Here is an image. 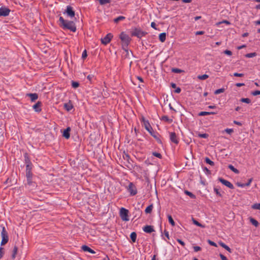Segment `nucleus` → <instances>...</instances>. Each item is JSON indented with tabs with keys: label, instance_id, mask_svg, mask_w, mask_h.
Instances as JSON below:
<instances>
[{
	"label": "nucleus",
	"instance_id": "bb28decb",
	"mask_svg": "<svg viewBox=\"0 0 260 260\" xmlns=\"http://www.w3.org/2000/svg\"><path fill=\"white\" fill-rule=\"evenodd\" d=\"M24 157H25V163L26 165L32 164L31 162L30 161L29 157H28L27 154H25Z\"/></svg>",
	"mask_w": 260,
	"mask_h": 260
},
{
	"label": "nucleus",
	"instance_id": "7c9ffc66",
	"mask_svg": "<svg viewBox=\"0 0 260 260\" xmlns=\"http://www.w3.org/2000/svg\"><path fill=\"white\" fill-rule=\"evenodd\" d=\"M205 160L207 164H208L211 166H214V162L211 160L208 157H206Z\"/></svg>",
	"mask_w": 260,
	"mask_h": 260
},
{
	"label": "nucleus",
	"instance_id": "20e7f679",
	"mask_svg": "<svg viewBox=\"0 0 260 260\" xmlns=\"http://www.w3.org/2000/svg\"><path fill=\"white\" fill-rule=\"evenodd\" d=\"M128 210L124 208H121L120 210V216L123 221H127L129 220L128 215Z\"/></svg>",
	"mask_w": 260,
	"mask_h": 260
},
{
	"label": "nucleus",
	"instance_id": "58836bf2",
	"mask_svg": "<svg viewBox=\"0 0 260 260\" xmlns=\"http://www.w3.org/2000/svg\"><path fill=\"white\" fill-rule=\"evenodd\" d=\"M252 208L253 209L260 210V203L254 204L252 206Z\"/></svg>",
	"mask_w": 260,
	"mask_h": 260
},
{
	"label": "nucleus",
	"instance_id": "338daca9",
	"mask_svg": "<svg viewBox=\"0 0 260 260\" xmlns=\"http://www.w3.org/2000/svg\"><path fill=\"white\" fill-rule=\"evenodd\" d=\"M221 23H225L227 25L230 24V22L228 20H223L221 22Z\"/></svg>",
	"mask_w": 260,
	"mask_h": 260
},
{
	"label": "nucleus",
	"instance_id": "de8ad7c7",
	"mask_svg": "<svg viewBox=\"0 0 260 260\" xmlns=\"http://www.w3.org/2000/svg\"><path fill=\"white\" fill-rule=\"evenodd\" d=\"M153 208L152 205H149L147 206V213L151 212Z\"/></svg>",
	"mask_w": 260,
	"mask_h": 260
},
{
	"label": "nucleus",
	"instance_id": "473e14b6",
	"mask_svg": "<svg viewBox=\"0 0 260 260\" xmlns=\"http://www.w3.org/2000/svg\"><path fill=\"white\" fill-rule=\"evenodd\" d=\"M185 193L186 195L189 196L192 199H194L195 197H196L195 196L193 193H192L191 192H190L189 191L185 190Z\"/></svg>",
	"mask_w": 260,
	"mask_h": 260
},
{
	"label": "nucleus",
	"instance_id": "2eb2a0df",
	"mask_svg": "<svg viewBox=\"0 0 260 260\" xmlns=\"http://www.w3.org/2000/svg\"><path fill=\"white\" fill-rule=\"evenodd\" d=\"M26 96L30 98L31 102H35L38 98V95L37 93H27Z\"/></svg>",
	"mask_w": 260,
	"mask_h": 260
},
{
	"label": "nucleus",
	"instance_id": "6ab92c4d",
	"mask_svg": "<svg viewBox=\"0 0 260 260\" xmlns=\"http://www.w3.org/2000/svg\"><path fill=\"white\" fill-rule=\"evenodd\" d=\"M216 113H217V112H215L202 111L199 113V116H205V115L216 114Z\"/></svg>",
	"mask_w": 260,
	"mask_h": 260
},
{
	"label": "nucleus",
	"instance_id": "4468645a",
	"mask_svg": "<svg viewBox=\"0 0 260 260\" xmlns=\"http://www.w3.org/2000/svg\"><path fill=\"white\" fill-rule=\"evenodd\" d=\"M42 103L41 102H38L36 104L33 106V109L36 112H40L41 111Z\"/></svg>",
	"mask_w": 260,
	"mask_h": 260
},
{
	"label": "nucleus",
	"instance_id": "864d4df0",
	"mask_svg": "<svg viewBox=\"0 0 260 260\" xmlns=\"http://www.w3.org/2000/svg\"><path fill=\"white\" fill-rule=\"evenodd\" d=\"M3 249V248L0 247V259L3 257L4 254Z\"/></svg>",
	"mask_w": 260,
	"mask_h": 260
},
{
	"label": "nucleus",
	"instance_id": "c03bdc74",
	"mask_svg": "<svg viewBox=\"0 0 260 260\" xmlns=\"http://www.w3.org/2000/svg\"><path fill=\"white\" fill-rule=\"evenodd\" d=\"M87 56V52H86V50H85L83 51V52H82V58L84 59Z\"/></svg>",
	"mask_w": 260,
	"mask_h": 260
},
{
	"label": "nucleus",
	"instance_id": "aec40b11",
	"mask_svg": "<svg viewBox=\"0 0 260 260\" xmlns=\"http://www.w3.org/2000/svg\"><path fill=\"white\" fill-rule=\"evenodd\" d=\"M219 244L222 247H223V248H224L225 249H226L228 251H229L230 253H231L232 252V250L228 246L226 245L225 244H224V243L222 242H219Z\"/></svg>",
	"mask_w": 260,
	"mask_h": 260
},
{
	"label": "nucleus",
	"instance_id": "a211bd4d",
	"mask_svg": "<svg viewBox=\"0 0 260 260\" xmlns=\"http://www.w3.org/2000/svg\"><path fill=\"white\" fill-rule=\"evenodd\" d=\"M26 177L28 183L31 182V179L32 177V174L31 171H26Z\"/></svg>",
	"mask_w": 260,
	"mask_h": 260
},
{
	"label": "nucleus",
	"instance_id": "72a5a7b5",
	"mask_svg": "<svg viewBox=\"0 0 260 260\" xmlns=\"http://www.w3.org/2000/svg\"><path fill=\"white\" fill-rule=\"evenodd\" d=\"M198 136L200 138L206 139L208 137L209 135L207 134H198Z\"/></svg>",
	"mask_w": 260,
	"mask_h": 260
},
{
	"label": "nucleus",
	"instance_id": "c9c22d12",
	"mask_svg": "<svg viewBox=\"0 0 260 260\" xmlns=\"http://www.w3.org/2000/svg\"><path fill=\"white\" fill-rule=\"evenodd\" d=\"M225 89L224 88H220L214 91V93L215 94H218L219 93H222L224 91Z\"/></svg>",
	"mask_w": 260,
	"mask_h": 260
},
{
	"label": "nucleus",
	"instance_id": "c85d7f7f",
	"mask_svg": "<svg viewBox=\"0 0 260 260\" xmlns=\"http://www.w3.org/2000/svg\"><path fill=\"white\" fill-rule=\"evenodd\" d=\"M256 56L255 52L247 53L245 55V57L247 58H252Z\"/></svg>",
	"mask_w": 260,
	"mask_h": 260
},
{
	"label": "nucleus",
	"instance_id": "f3484780",
	"mask_svg": "<svg viewBox=\"0 0 260 260\" xmlns=\"http://www.w3.org/2000/svg\"><path fill=\"white\" fill-rule=\"evenodd\" d=\"M81 248L84 251H87L92 254H94L95 253L93 250L86 245H83Z\"/></svg>",
	"mask_w": 260,
	"mask_h": 260
},
{
	"label": "nucleus",
	"instance_id": "603ef678",
	"mask_svg": "<svg viewBox=\"0 0 260 260\" xmlns=\"http://www.w3.org/2000/svg\"><path fill=\"white\" fill-rule=\"evenodd\" d=\"M252 94L254 96H256L260 94V90H255L252 92Z\"/></svg>",
	"mask_w": 260,
	"mask_h": 260
},
{
	"label": "nucleus",
	"instance_id": "2f4dec72",
	"mask_svg": "<svg viewBox=\"0 0 260 260\" xmlns=\"http://www.w3.org/2000/svg\"><path fill=\"white\" fill-rule=\"evenodd\" d=\"M162 120L168 122L169 123H171L172 121V120L170 119L167 116H164L162 117Z\"/></svg>",
	"mask_w": 260,
	"mask_h": 260
},
{
	"label": "nucleus",
	"instance_id": "6e6d98bb",
	"mask_svg": "<svg viewBox=\"0 0 260 260\" xmlns=\"http://www.w3.org/2000/svg\"><path fill=\"white\" fill-rule=\"evenodd\" d=\"M236 185L240 187H244L245 186V184L244 183H241L240 182H237Z\"/></svg>",
	"mask_w": 260,
	"mask_h": 260
},
{
	"label": "nucleus",
	"instance_id": "a878e982",
	"mask_svg": "<svg viewBox=\"0 0 260 260\" xmlns=\"http://www.w3.org/2000/svg\"><path fill=\"white\" fill-rule=\"evenodd\" d=\"M17 251L18 248L17 247V246H15L13 250V253L12 255V258L14 259L15 258L16 255L17 253Z\"/></svg>",
	"mask_w": 260,
	"mask_h": 260
},
{
	"label": "nucleus",
	"instance_id": "a19ab883",
	"mask_svg": "<svg viewBox=\"0 0 260 260\" xmlns=\"http://www.w3.org/2000/svg\"><path fill=\"white\" fill-rule=\"evenodd\" d=\"M241 101L243 103H245L247 104H249L251 102L250 100L248 98H242L241 99Z\"/></svg>",
	"mask_w": 260,
	"mask_h": 260
},
{
	"label": "nucleus",
	"instance_id": "680f3d73",
	"mask_svg": "<svg viewBox=\"0 0 260 260\" xmlns=\"http://www.w3.org/2000/svg\"><path fill=\"white\" fill-rule=\"evenodd\" d=\"M205 33L204 31H198L196 32V35H202Z\"/></svg>",
	"mask_w": 260,
	"mask_h": 260
},
{
	"label": "nucleus",
	"instance_id": "412c9836",
	"mask_svg": "<svg viewBox=\"0 0 260 260\" xmlns=\"http://www.w3.org/2000/svg\"><path fill=\"white\" fill-rule=\"evenodd\" d=\"M166 39V34L165 32H162L159 34V39L160 42H164Z\"/></svg>",
	"mask_w": 260,
	"mask_h": 260
},
{
	"label": "nucleus",
	"instance_id": "4c0bfd02",
	"mask_svg": "<svg viewBox=\"0 0 260 260\" xmlns=\"http://www.w3.org/2000/svg\"><path fill=\"white\" fill-rule=\"evenodd\" d=\"M168 217L169 222L172 225L174 226L175 222L174 221L172 216L171 215H168Z\"/></svg>",
	"mask_w": 260,
	"mask_h": 260
},
{
	"label": "nucleus",
	"instance_id": "ea45409f",
	"mask_svg": "<svg viewBox=\"0 0 260 260\" xmlns=\"http://www.w3.org/2000/svg\"><path fill=\"white\" fill-rule=\"evenodd\" d=\"M99 1L100 4L102 5L107 4L110 2V0H99Z\"/></svg>",
	"mask_w": 260,
	"mask_h": 260
},
{
	"label": "nucleus",
	"instance_id": "b1692460",
	"mask_svg": "<svg viewBox=\"0 0 260 260\" xmlns=\"http://www.w3.org/2000/svg\"><path fill=\"white\" fill-rule=\"evenodd\" d=\"M130 237L133 242H135L137 238V234L135 232H132L131 234Z\"/></svg>",
	"mask_w": 260,
	"mask_h": 260
},
{
	"label": "nucleus",
	"instance_id": "09e8293b",
	"mask_svg": "<svg viewBox=\"0 0 260 260\" xmlns=\"http://www.w3.org/2000/svg\"><path fill=\"white\" fill-rule=\"evenodd\" d=\"M152 154H153V155H154L158 158H160L161 157V154L158 152H153Z\"/></svg>",
	"mask_w": 260,
	"mask_h": 260
},
{
	"label": "nucleus",
	"instance_id": "774afa93",
	"mask_svg": "<svg viewBox=\"0 0 260 260\" xmlns=\"http://www.w3.org/2000/svg\"><path fill=\"white\" fill-rule=\"evenodd\" d=\"M165 235L168 239H169V234L168 232L165 231Z\"/></svg>",
	"mask_w": 260,
	"mask_h": 260
},
{
	"label": "nucleus",
	"instance_id": "9d476101",
	"mask_svg": "<svg viewBox=\"0 0 260 260\" xmlns=\"http://www.w3.org/2000/svg\"><path fill=\"white\" fill-rule=\"evenodd\" d=\"M219 180L223 185H224L225 186L228 187L229 188H230L231 189H233L234 188L233 185L230 182H229V181L226 180H225L224 179H222V178H219Z\"/></svg>",
	"mask_w": 260,
	"mask_h": 260
},
{
	"label": "nucleus",
	"instance_id": "13d9d810",
	"mask_svg": "<svg viewBox=\"0 0 260 260\" xmlns=\"http://www.w3.org/2000/svg\"><path fill=\"white\" fill-rule=\"evenodd\" d=\"M252 181V178H250L248 180V182H247L246 183H245V186H248L250 185L251 182Z\"/></svg>",
	"mask_w": 260,
	"mask_h": 260
},
{
	"label": "nucleus",
	"instance_id": "8fccbe9b",
	"mask_svg": "<svg viewBox=\"0 0 260 260\" xmlns=\"http://www.w3.org/2000/svg\"><path fill=\"white\" fill-rule=\"evenodd\" d=\"M214 191L217 195H218L219 196H221V194H220V191L218 188H214Z\"/></svg>",
	"mask_w": 260,
	"mask_h": 260
},
{
	"label": "nucleus",
	"instance_id": "5fc2aeb1",
	"mask_svg": "<svg viewBox=\"0 0 260 260\" xmlns=\"http://www.w3.org/2000/svg\"><path fill=\"white\" fill-rule=\"evenodd\" d=\"M193 249L195 252H198L201 249V248L200 246H196L193 247Z\"/></svg>",
	"mask_w": 260,
	"mask_h": 260
},
{
	"label": "nucleus",
	"instance_id": "f03ea898",
	"mask_svg": "<svg viewBox=\"0 0 260 260\" xmlns=\"http://www.w3.org/2000/svg\"><path fill=\"white\" fill-rule=\"evenodd\" d=\"M120 38L122 42L123 49H124L126 52H127L126 48L130 42V38L125 32H122L120 35Z\"/></svg>",
	"mask_w": 260,
	"mask_h": 260
},
{
	"label": "nucleus",
	"instance_id": "cd10ccee",
	"mask_svg": "<svg viewBox=\"0 0 260 260\" xmlns=\"http://www.w3.org/2000/svg\"><path fill=\"white\" fill-rule=\"evenodd\" d=\"M208 77H209V76L207 74H204L203 75H199L198 76V78L199 79L202 80H205V79H207Z\"/></svg>",
	"mask_w": 260,
	"mask_h": 260
},
{
	"label": "nucleus",
	"instance_id": "79ce46f5",
	"mask_svg": "<svg viewBox=\"0 0 260 260\" xmlns=\"http://www.w3.org/2000/svg\"><path fill=\"white\" fill-rule=\"evenodd\" d=\"M32 168V164H29L26 165V171H31Z\"/></svg>",
	"mask_w": 260,
	"mask_h": 260
},
{
	"label": "nucleus",
	"instance_id": "f704fd0d",
	"mask_svg": "<svg viewBox=\"0 0 260 260\" xmlns=\"http://www.w3.org/2000/svg\"><path fill=\"white\" fill-rule=\"evenodd\" d=\"M172 72L175 73H181L183 72V71L178 68H173L172 69Z\"/></svg>",
	"mask_w": 260,
	"mask_h": 260
},
{
	"label": "nucleus",
	"instance_id": "a18cd8bd",
	"mask_svg": "<svg viewBox=\"0 0 260 260\" xmlns=\"http://www.w3.org/2000/svg\"><path fill=\"white\" fill-rule=\"evenodd\" d=\"M225 132L229 134H231L234 132V130L232 128H226L225 129Z\"/></svg>",
	"mask_w": 260,
	"mask_h": 260
},
{
	"label": "nucleus",
	"instance_id": "f8f14e48",
	"mask_svg": "<svg viewBox=\"0 0 260 260\" xmlns=\"http://www.w3.org/2000/svg\"><path fill=\"white\" fill-rule=\"evenodd\" d=\"M66 13L68 16L72 18L75 16V12L73 9V8L70 6L67 7Z\"/></svg>",
	"mask_w": 260,
	"mask_h": 260
},
{
	"label": "nucleus",
	"instance_id": "0eeeda50",
	"mask_svg": "<svg viewBox=\"0 0 260 260\" xmlns=\"http://www.w3.org/2000/svg\"><path fill=\"white\" fill-rule=\"evenodd\" d=\"M112 37L113 35L111 33L108 34L104 38L101 39V42L103 44L107 45L110 42Z\"/></svg>",
	"mask_w": 260,
	"mask_h": 260
},
{
	"label": "nucleus",
	"instance_id": "9b49d317",
	"mask_svg": "<svg viewBox=\"0 0 260 260\" xmlns=\"http://www.w3.org/2000/svg\"><path fill=\"white\" fill-rule=\"evenodd\" d=\"M133 36H137L138 38H141L144 35L143 32H142L140 29H135L132 33Z\"/></svg>",
	"mask_w": 260,
	"mask_h": 260
},
{
	"label": "nucleus",
	"instance_id": "052dcab7",
	"mask_svg": "<svg viewBox=\"0 0 260 260\" xmlns=\"http://www.w3.org/2000/svg\"><path fill=\"white\" fill-rule=\"evenodd\" d=\"M177 242L179 243L182 246H184L185 245V243L182 241L181 240L178 239L177 240Z\"/></svg>",
	"mask_w": 260,
	"mask_h": 260
},
{
	"label": "nucleus",
	"instance_id": "4be33fe9",
	"mask_svg": "<svg viewBox=\"0 0 260 260\" xmlns=\"http://www.w3.org/2000/svg\"><path fill=\"white\" fill-rule=\"evenodd\" d=\"M125 19V17L122 16H118V17L114 19L113 21L115 23H118L120 21H123Z\"/></svg>",
	"mask_w": 260,
	"mask_h": 260
},
{
	"label": "nucleus",
	"instance_id": "ddd939ff",
	"mask_svg": "<svg viewBox=\"0 0 260 260\" xmlns=\"http://www.w3.org/2000/svg\"><path fill=\"white\" fill-rule=\"evenodd\" d=\"M71 128L70 127H68L66 129L64 130L62 134V136L64 137L66 139H69L70 137V132Z\"/></svg>",
	"mask_w": 260,
	"mask_h": 260
},
{
	"label": "nucleus",
	"instance_id": "39448f33",
	"mask_svg": "<svg viewBox=\"0 0 260 260\" xmlns=\"http://www.w3.org/2000/svg\"><path fill=\"white\" fill-rule=\"evenodd\" d=\"M126 188L131 196H134L137 192L136 187L132 182H129Z\"/></svg>",
	"mask_w": 260,
	"mask_h": 260
},
{
	"label": "nucleus",
	"instance_id": "e2e57ef3",
	"mask_svg": "<svg viewBox=\"0 0 260 260\" xmlns=\"http://www.w3.org/2000/svg\"><path fill=\"white\" fill-rule=\"evenodd\" d=\"M219 255L222 260H228V258L223 254H220Z\"/></svg>",
	"mask_w": 260,
	"mask_h": 260
},
{
	"label": "nucleus",
	"instance_id": "393cba45",
	"mask_svg": "<svg viewBox=\"0 0 260 260\" xmlns=\"http://www.w3.org/2000/svg\"><path fill=\"white\" fill-rule=\"evenodd\" d=\"M250 221L255 227H257L258 225V221L253 218H250Z\"/></svg>",
	"mask_w": 260,
	"mask_h": 260
},
{
	"label": "nucleus",
	"instance_id": "423d86ee",
	"mask_svg": "<svg viewBox=\"0 0 260 260\" xmlns=\"http://www.w3.org/2000/svg\"><path fill=\"white\" fill-rule=\"evenodd\" d=\"M147 131L158 142L161 143V141L159 138V135L157 132H154L152 127L149 128L148 126H147Z\"/></svg>",
	"mask_w": 260,
	"mask_h": 260
},
{
	"label": "nucleus",
	"instance_id": "5701e85b",
	"mask_svg": "<svg viewBox=\"0 0 260 260\" xmlns=\"http://www.w3.org/2000/svg\"><path fill=\"white\" fill-rule=\"evenodd\" d=\"M192 222H193V224H194L197 226H200L202 228H204L205 227V225H203V224L200 223V222H199L197 220H196L194 218H192Z\"/></svg>",
	"mask_w": 260,
	"mask_h": 260
},
{
	"label": "nucleus",
	"instance_id": "bf43d9fd",
	"mask_svg": "<svg viewBox=\"0 0 260 260\" xmlns=\"http://www.w3.org/2000/svg\"><path fill=\"white\" fill-rule=\"evenodd\" d=\"M142 119L143 122V125L144 126V127L145 128V129H146V121L145 120V118L144 117H142Z\"/></svg>",
	"mask_w": 260,
	"mask_h": 260
},
{
	"label": "nucleus",
	"instance_id": "4d7b16f0",
	"mask_svg": "<svg viewBox=\"0 0 260 260\" xmlns=\"http://www.w3.org/2000/svg\"><path fill=\"white\" fill-rule=\"evenodd\" d=\"M234 76H235V77H243L244 76V75L243 74H241V73H235L234 74Z\"/></svg>",
	"mask_w": 260,
	"mask_h": 260
},
{
	"label": "nucleus",
	"instance_id": "0e129e2a",
	"mask_svg": "<svg viewBox=\"0 0 260 260\" xmlns=\"http://www.w3.org/2000/svg\"><path fill=\"white\" fill-rule=\"evenodd\" d=\"M175 92L177 93H179L181 92V89L180 87H176Z\"/></svg>",
	"mask_w": 260,
	"mask_h": 260
},
{
	"label": "nucleus",
	"instance_id": "f257e3e1",
	"mask_svg": "<svg viewBox=\"0 0 260 260\" xmlns=\"http://www.w3.org/2000/svg\"><path fill=\"white\" fill-rule=\"evenodd\" d=\"M59 25L62 29H69L72 32L76 31V27L73 21L64 20L62 17L60 16L59 18Z\"/></svg>",
	"mask_w": 260,
	"mask_h": 260
},
{
	"label": "nucleus",
	"instance_id": "c756f323",
	"mask_svg": "<svg viewBox=\"0 0 260 260\" xmlns=\"http://www.w3.org/2000/svg\"><path fill=\"white\" fill-rule=\"evenodd\" d=\"M229 168L231 170L233 171L234 173H237V174L239 173V171L237 169L235 168L233 166H232L231 165H229Z\"/></svg>",
	"mask_w": 260,
	"mask_h": 260
},
{
	"label": "nucleus",
	"instance_id": "6e6552de",
	"mask_svg": "<svg viewBox=\"0 0 260 260\" xmlns=\"http://www.w3.org/2000/svg\"><path fill=\"white\" fill-rule=\"evenodd\" d=\"M10 12V10L6 7L0 8V16H7Z\"/></svg>",
	"mask_w": 260,
	"mask_h": 260
},
{
	"label": "nucleus",
	"instance_id": "49530a36",
	"mask_svg": "<svg viewBox=\"0 0 260 260\" xmlns=\"http://www.w3.org/2000/svg\"><path fill=\"white\" fill-rule=\"evenodd\" d=\"M208 242L211 246H213L214 247H217V244L215 242H213V241H211L210 240H209L208 241Z\"/></svg>",
	"mask_w": 260,
	"mask_h": 260
},
{
	"label": "nucleus",
	"instance_id": "3c124183",
	"mask_svg": "<svg viewBox=\"0 0 260 260\" xmlns=\"http://www.w3.org/2000/svg\"><path fill=\"white\" fill-rule=\"evenodd\" d=\"M224 53L228 55H229V56H231L232 54V52L230 50H225L224 51Z\"/></svg>",
	"mask_w": 260,
	"mask_h": 260
},
{
	"label": "nucleus",
	"instance_id": "69168bd1",
	"mask_svg": "<svg viewBox=\"0 0 260 260\" xmlns=\"http://www.w3.org/2000/svg\"><path fill=\"white\" fill-rule=\"evenodd\" d=\"M244 85V84L242 83H238L236 84V86L237 87H241V86H242Z\"/></svg>",
	"mask_w": 260,
	"mask_h": 260
},
{
	"label": "nucleus",
	"instance_id": "37998d69",
	"mask_svg": "<svg viewBox=\"0 0 260 260\" xmlns=\"http://www.w3.org/2000/svg\"><path fill=\"white\" fill-rule=\"evenodd\" d=\"M153 231H154L153 227L150 225H147V233H150Z\"/></svg>",
	"mask_w": 260,
	"mask_h": 260
},
{
	"label": "nucleus",
	"instance_id": "1a4fd4ad",
	"mask_svg": "<svg viewBox=\"0 0 260 260\" xmlns=\"http://www.w3.org/2000/svg\"><path fill=\"white\" fill-rule=\"evenodd\" d=\"M170 140L175 144H177L179 143L178 139L174 132L170 133Z\"/></svg>",
	"mask_w": 260,
	"mask_h": 260
},
{
	"label": "nucleus",
	"instance_id": "7ed1b4c3",
	"mask_svg": "<svg viewBox=\"0 0 260 260\" xmlns=\"http://www.w3.org/2000/svg\"><path fill=\"white\" fill-rule=\"evenodd\" d=\"M1 236L2 239L1 245V246H3L5 245L8 242L9 240L8 233L4 226H3L2 228V231L1 232Z\"/></svg>",
	"mask_w": 260,
	"mask_h": 260
},
{
	"label": "nucleus",
	"instance_id": "e433bc0d",
	"mask_svg": "<svg viewBox=\"0 0 260 260\" xmlns=\"http://www.w3.org/2000/svg\"><path fill=\"white\" fill-rule=\"evenodd\" d=\"M72 86L74 88H76L79 86V83L78 82L72 81Z\"/></svg>",
	"mask_w": 260,
	"mask_h": 260
},
{
	"label": "nucleus",
	"instance_id": "dca6fc26",
	"mask_svg": "<svg viewBox=\"0 0 260 260\" xmlns=\"http://www.w3.org/2000/svg\"><path fill=\"white\" fill-rule=\"evenodd\" d=\"M63 107L64 109L68 111H70L73 108V106L71 101H69L68 103L64 104Z\"/></svg>",
	"mask_w": 260,
	"mask_h": 260
}]
</instances>
